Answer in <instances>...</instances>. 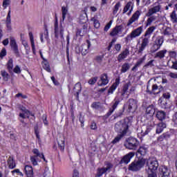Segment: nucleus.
Instances as JSON below:
<instances>
[{"mask_svg":"<svg viewBox=\"0 0 177 177\" xmlns=\"http://www.w3.org/2000/svg\"><path fill=\"white\" fill-rule=\"evenodd\" d=\"M120 81H121V79L120 78V77H117L115 80V82L112 84V85L110 86V88L108 90V95H113V93H114V92L115 91V89L118 88V86L121 82Z\"/></svg>","mask_w":177,"mask_h":177,"instance_id":"obj_17","label":"nucleus"},{"mask_svg":"<svg viewBox=\"0 0 177 177\" xmlns=\"http://www.w3.org/2000/svg\"><path fill=\"white\" fill-rule=\"evenodd\" d=\"M113 24V20H111L104 28V30L107 32L108 30H110L111 25Z\"/></svg>","mask_w":177,"mask_h":177,"instance_id":"obj_56","label":"nucleus"},{"mask_svg":"<svg viewBox=\"0 0 177 177\" xmlns=\"http://www.w3.org/2000/svg\"><path fill=\"white\" fill-rule=\"evenodd\" d=\"M157 111V107L156 105L151 104L146 107L145 117L149 121H154V114Z\"/></svg>","mask_w":177,"mask_h":177,"instance_id":"obj_7","label":"nucleus"},{"mask_svg":"<svg viewBox=\"0 0 177 177\" xmlns=\"http://www.w3.org/2000/svg\"><path fill=\"white\" fill-rule=\"evenodd\" d=\"M148 177H157L156 171H147Z\"/></svg>","mask_w":177,"mask_h":177,"instance_id":"obj_63","label":"nucleus"},{"mask_svg":"<svg viewBox=\"0 0 177 177\" xmlns=\"http://www.w3.org/2000/svg\"><path fill=\"white\" fill-rule=\"evenodd\" d=\"M170 68H171L172 70H176L177 71V60L172 61V65Z\"/></svg>","mask_w":177,"mask_h":177,"instance_id":"obj_62","label":"nucleus"},{"mask_svg":"<svg viewBox=\"0 0 177 177\" xmlns=\"http://www.w3.org/2000/svg\"><path fill=\"white\" fill-rule=\"evenodd\" d=\"M132 116L126 118L124 119V122L122 123H116L115 125V131H122V133L124 135H127L128 133V129H129V125L132 124Z\"/></svg>","mask_w":177,"mask_h":177,"instance_id":"obj_3","label":"nucleus"},{"mask_svg":"<svg viewBox=\"0 0 177 177\" xmlns=\"http://www.w3.org/2000/svg\"><path fill=\"white\" fill-rule=\"evenodd\" d=\"M133 157H135V152H129L121 158L119 162V165H122V164H124V165H128Z\"/></svg>","mask_w":177,"mask_h":177,"instance_id":"obj_9","label":"nucleus"},{"mask_svg":"<svg viewBox=\"0 0 177 177\" xmlns=\"http://www.w3.org/2000/svg\"><path fill=\"white\" fill-rule=\"evenodd\" d=\"M29 37H30V44H31V46H32V53L33 55H35V43L34 42V35H32V32H29Z\"/></svg>","mask_w":177,"mask_h":177,"instance_id":"obj_35","label":"nucleus"},{"mask_svg":"<svg viewBox=\"0 0 177 177\" xmlns=\"http://www.w3.org/2000/svg\"><path fill=\"white\" fill-rule=\"evenodd\" d=\"M133 2L129 1L123 8V14L127 13V12H128V10H130L131 9H133Z\"/></svg>","mask_w":177,"mask_h":177,"instance_id":"obj_33","label":"nucleus"},{"mask_svg":"<svg viewBox=\"0 0 177 177\" xmlns=\"http://www.w3.org/2000/svg\"><path fill=\"white\" fill-rule=\"evenodd\" d=\"M156 117L159 121H163L167 117V113L164 111H156Z\"/></svg>","mask_w":177,"mask_h":177,"instance_id":"obj_29","label":"nucleus"},{"mask_svg":"<svg viewBox=\"0 0 177 177\" xmlns=\"http://www.w3.org/2000/svg\"><path fill=\"white\" fill-rule=\"evenodd\" d=\"M97 82V77H91L88 80L89 85H95L96 82Z\"/></svg>","mask_w":177,"mask_h":177,"instance_id":"obj_48","label":"nucleus"},{"mask_svg":"<svg viewBox=\"0 0 177 177\" xmlns=\"http://www.w3.org/2000/svg\"><path fill=\"white\" fill-rule=\"evenodd\" d=\"M129 56V49L125 48L122 53L119 54L118 56V62H121L124 59H127Z\"/></svg>","mask_w":177,"mask_h":177,"instance_id":"obj_21","label":"nucleus"},{"mask_svg":"<svg viewBox=\"0 0 177 177\" xmlns=\"http://www.w3.org/2000/svg\"><path fill=\"white\" fill-rule=\"evenodd\" d=\"M139 140L133 137L129 138L124 143L126 149H128L129 150H136L139 147Z\"/></svg>","mask_w":177,"mask_h":177,"instance_id":"obj_8","label":"nucleus"},{"mask_svg":"<svg viewBox=\"0 0 177 177\" xmlns=\"http://www.w3.org/2000/svg\"><path fill=\"white\" fill-rule=\"evenodd\" d=\"M165 128H167V124L162 122H159L157 124L156 133L158 134L162 133Z\"/></svg>","mask_w":177,"mask_h":177,"instance_id":"obj_26","label":"nucleus"},{"mask_svg":"<svg viewBox=\"0 0 177 177\" xmlns=\"http://www.w3.org/2000/svg\"><path fill=\"white\" fill-rule=\"evenodd\" d=\"M44 38L48 39L49 38V32L48 31V26L44 25Z\"/></svg>","mask_w":177,"mask_h":177,"instance_id":"obj_54","label":"nucleus"},{"mask_svg":"<svg viewBox=\"0 0 177 177\" xmlns=\"http://www.w3.org/2000/svg\"><path fill=\"white\" fill-rule=\"evenodd\" d=\"M167 53V50H161L156 53L155 55V59H164L165 57V54Z\"/></svg>","mask_w":177,"mask_h":177,"instance_id":"obj_34","label":"nucleus"},{"mask_svg":"<svg viewBox=\"0 0 177 177\" xmlns=\"http://www.w3.org/2000/svg\"><path fill=\"white\" fill-rule=\"evenodd\" d=\"M91 107L95 110H100L102 109V103L100 102H94L91 104Z\"/></svg>","mask_w":177,"mask_h":177,"instance_id":"obj_37","label":"nucleus"},{"mask_svg":"<svg viewBox=\"0 0 177 177\" xmlns=\"http://www.w3.org/2000/svg\"><path fill=\"white\" fill-rule=\"evenodd\" d=\"M129 106L128 111L129 113H133L138 109V101L133 98H130L128 101Z\"/></svg>","mask_w":177,"mask_h":177,"instance_id":"obj_14","label":"nucleus"},{"mask_svg":"<svg viewBox=\"0 0 177 177\" xmlns=\"http://www.w3.org/2000/svg\"><path fill=\"white\" fill-rule=\"evenodd\" d=\"M169 169L166 167H162L159 169V177H169Z\"/></svg>","mask_w":177,"mask_h":177,"instance_id":"obj_23","label":"nucleus"},{"mask_svg":"<svg viewBox=\"0 0 177 177\" xmlns=\"http://www.w3.org/2000/svg\"><path fill=\"white\" fill-rule=\"evenodd\" d=\"M120 8H121V3L120 2H118L116 3V4L114 6L113 8V15H115L117 13V12H118Z\"/></svg>","mask_w":177,"mask_h":177,"instance_id":"obj_45","label":"nucleus"},{"mask_svg":"<svg viewBox=\"0 0 177 177\" xmlns=\"http://www.w3.org/2000/svg\"><path fill=\"white\" fill-rule=\"evenodd\" d=\"M153 44H156L158 48H161V46H162V44H164V37L158 36L154 41Z\"/></svg>","mask_w":177,"mask_h":177,"instance_id":"obj_31","label":"nucleus"},{"mask_svg":"<svg viewBox=\"0 0 177 177\" xmlns=\"http://www.w3.org/2000/svg\"><path fill=\"white\" fill-rule=\"evenodd\" d=\"M91 21L93 22L95 28H100V22L96 18L93 17L91 18Z\"/></svg>","mask_w":177,"mask_h":177,"instance_id":"obj_44","label":"nucleus"},{"mask_svg":"<svg viewBox=\"0 0 177 177\" xmlns=\"http://www.w3.org/2000/svg\"><path fill=\"white\" fill-rule=\"evenodd\" d=\"M168 77H169V78H172L173 80H177V73L174 72H170L168 74Z\"/></svg>","mask_w":177,"mask_h":177,"instance_id":"obj_59","label":"nucleus"},{"mask_svg":"<svg viewBox=\"0 0 177 177\" xmlns=\"http://www.w3.org/2000/svg\"><path fill=\"white\" fill-rule=\"evenodd\" d=\"M124 136H125V134L120 133L113 140L112 143L113 145H115V143H118V142H120V140H121V139H122Z\"/></svg>","mask_w":177,"mask_h":177,"instance_id":"obj_39","label":"nucleus"},{"mask_svg":"<svg viewBox=\"0 0 177 177\" xmlns=\"http://www.w3.org/2000/svg\"><path fill=\"white\" fill-rule=\"evenodd\" d=\"M110 80H109V75L107 73H102L100 76V80L97 82L98 86H106L109 84Z\"/></svg>","mask_w":177,"mask_h":177,"instance_id":"obj_13","label":"nucleus"},{"mask_svg":"<svg viewBox=\"0 0 177 177\" xmlns=\"http://www.w3.org/2000/svg\"><path fill=\"white\" fill-rule=\"evenodd\" d=\"M169 56L171 59H176V51H169Z\"/></svg>","mask_w":177,"mask_h":177,"instance_id":"obj_60","label":"nucleus"},{"mask_svg":"<svg viewBox=\"0 0 177 177\" xmlns=\"http://www.w3.org/2000/svg\"><path fill=\"white\" fill-rule=\"evenodd\" d=\"M154 30H156V26H150L145 31V33L144 35V37H145V38L142 39V40L141 46L139 47L138 49V53H142V52L146 49V47L149 45V43L150 42L149 39L153 32H154Z\"/></svg>","mask_w":177,"mask_h":177,"instance_id":"obj_2","label":"nucleus"},{"mask_svg":"<svg viewBox=\"0 0 177 177\" xmlns=\"http://www.w3.org/2000/svg\"><path fill=\"white\" fill-rule=\"evenodd\" d=\"M160 48L161 47H158L157 44H155V43H153L151 48V53H156V52H157V50H160Z\"/></svg>","mask_w":177,"mask_h":177,"instance_id":"obj_47","label":"nucleus"},{"mask_svg":"<svg viewBox=\"0 0 177 177\" xmlns=\"http://www.w3.org/2000/svg\"><path fill=\"white\" fill-rule=\"evenodd\" d=\"M10 46L16 56H20V53H19V46H17L16 39L13 37H10Z\"/></svg>","mask_w":177,"mask_h":177,"instance_id":"obj_15","label":"nucleus"},{"mask_svg":"<svg viewBox=\"0 0 177 177\" xmlns=\"http://www.w3.org/2000/svg\"><path fill=\"white\" fill-rule=\"evenodd\" d=\"M86 44H82L80 48V50H81L82 56H86V55L89 53V48H91V41L86 40Z\"/></svg>","mask_w":177,"mask_h":177,"instance_id":"obj_18","label":"nucleus"},{"mask_svg":"<svg viewBox=\"0 0 177 177\" xmlns=\"http://www.w3.org/2000/svg\"><path fill=\"white\" fill-rule=\"evenodd\" d=\"M10 5V0H3V8L6 9Z\"/></svg>","mask_w":177,"mask_h":177,"instance_id":"obj_58","label":"nucleus"},{"mask_svg":"<svg viewBox=\"0 0 177 177\" xmlns=\"http://www.w3.org/2000/svg\"><path fill=\"white\" fill-rule=\"evenodd\" d=\"M24 172L27 177H34V169L28 165H25Z\"/></svg>","mask_w":177,"mask_h":177,"instance_id":"obj_22","label":"nucleus"},{"mask_svg":"<svg viewBox=\"0 0 177 177\" xmlns=\"http://www.w3.org/2000/svg\"><path fill=\"white\" fill-rule=\"evenodd\" d=\"M1 76L3 77L4 81H8L9 80V73L6 71H1Z\"/></svg>","mask_w":177,"mask_h":177,"instance_id":"obj_46","label":"nucleus"},{"mask_svg":"<svg viewBox=\"0 0 177 177\" xmlns=\"http://www.w3.org/2000/svg\"><path fill=\"white\" fill-rule=\"evenodd\" d=\"M11 174L12 175H13V176H15V174H16L17 176H20V177L24 176V174H23V172H21L19 169H15L12 170L11 171Z\"/></svg>","mask_w":177,"mask_h":177,"instance_id":"obj_42","label":"nucleus"},{"mask_svg":"<svg viewBox=\"0 0 177 177\" xmlns=\"http://www.w3.org/2000/svg\"><path fill=\"white\" fill-rule=\"evenodd\" d=\"M154 6L149 8L148 12L146 14L147 17L153 16L156 15V13H158V12H161V4L156 1L153 3Z\"/></svg>","mask_w":177,"mask_h":177,"instance_id":"obj_10","label":"nucleus"},{"mask_svg":"<svg viewBox=\"0 0 177 177\" xmlns=\"http://www.w3.org/2000/svg\"><path fill=\"white\" fill-rule=\"evenodd\" d=\"M131 66L129 65V63L126 62L122 65L120 72L122 73V74H124V73H127V71H128V70H129Z\"/></svg>","mask_w":177,"mask_h":177,"instance_id":"obj_36","label":"nucleus"},{"mask_svg":"<svg viewBox=\"0 0 177 177\" xmlns=\"http://www.w3.org/2000/svg\"><path fill=\"white\" fill-rule=\"evenodd\" d=\"M7 70L10 74L13 73V59L10 58L6 64Z\"/></svg>","mask_w":177,"mask_h":177,"instance_id":"obj_30","label":"nucleus"},{"mask_svg":"<svg viewBox=\"0 0 177 177\" xmlns=\"http://www.w3.org/2000/svg\"><path fill=\"white\" fill-rule=\"evenodd\" d=\"M158 104H160L162 107H164L165 109L166 107L165 104H167V102L164 101V98H160L158 100Z\"/></svg>","mask_w":177,"mask_h":177,"instance_id":"obj_57","label":"nucleus"},{"mask_svg":"<svg viewBox=\"0 0 177 177\" xmlns=\"http://www.w3.org/2000/svg\"><path fill=\"white\" fill-rule=\"evenodd\" d=\"M172 120L173 122H174V124L177 125V111L174 114Z\"/></svg>","mask_w":177,"mask_h":177,"instance_id":"obj_64","label":"nucleus"},{"mask_svg":"<svg viewBox=\"0 0 177 177\" xmlns=\"http://www.w3.org/2000/svg\"><path fill=\"white\" fill-rule=\"evenodd\" d=\"M12 73H15V74H20L21 73V69H20V66L18 65L15 66L14 69H12Z\"/></svg>","mask_w":177,"mask_h":177,"instance_id":"obj_53","label":"nucleus"},{"mask_svg":"<svg viewBox=\"0 0 177 177\" xmlns=\"http://www.w3.org/2000/svg\"><path fill=\"white\" fill-rule=\"evenodd\" d=\"M41 64L44 70H46L47 73H51L52 70L50 69V65L49 64L48 59H44V61L41 62Z\"/></svg>","mask_w":177,"mask_h":177,"instance_id":"obj_32","label":"nucleus"},{"mask_svg":"<svg viewBox=\"0 0 177 177\" xmlns=\"http://www.w3.org/2000/svg\"><path fill=\"white\" fill-rule=\"evenodd\" d=\"M130 85L131 82L125 83L123 84L122 88L118 89V92L116 93L117 95L113 100L114 102L111 108H110L109 111L105 114L106 118H109V117H110V115L114 113L115 109L118 107V105L120 103H121V102H122V100H127V99L129 97V94H128V89H129Z\"/></svg>","mask_w":177,"mask_h":177,"instance_id":"obj_1","label":"nucleus"},{"mask_svg":"<svg viewBox=\"0 0 177 177\" xmlns=\"http://www.w3.org/2000/svg\"><path fill=\"white\" fill-rule=\"evenodd\" d=\"M135 154L138 159L144 158L143 157L147 154V147L145 145L140 146Z\"/></svg>","mask_w":177,"mask_h":177,"instance_id":"obj_16","label":"nucleus"},{"mask_svg":"<svg viewBox=\"0 0 177 177\" xmlns=\"http://www.w3.org/2000/svg\"><path fill=\"white\" fill-rule=\"evenodd\" d=\"M34 131H35V136H36L37 139L38 140V142H41V136H39V130L38 125H37L34 127Z\"/></svg>","mask_w":177,"mask_h":177,"instance_id":"obj_41","label":"nucleus"},{"mask_svg":"<svg viewBox=\"0 0 177 177\" xmlns=\"http://www.w3.org/2000/svg\"><path fill=\"white\" fill-rule=\"evenodd\" d=\"M140 15H142V12L139 11V10H136L133 15L131 16V17L129 19L127 26L129 27L130 26H131L132 24H133V23H135V21H138L139 20V18L140 17Z\"/></svg>","mask_w":177,"mask_h":177,"instance_id":"obj_12","label":"nucleus"},{"mask_svg":"<svg viewBox=\"0 0 177 177\" xmlns=\"http://www.w3.org/2000/svg\"><path fill=\"white\" fill-rule=\"evenodd\" d=\"M64 141H61V142H58V149H59L61 151H64Z\"/></svg>","mask_w":177,"mask_h":177,"instance_id":"obj_50","label":"nucleus"},{"mask_svg":"<svg viewBox=\"0 0 177 177\" xmlns=\"http://www.w3.org/2000/svg\"><path fill=\"white\" fill-rule=\"evenodd\" d=\"M154 127H156V122H154V120L151 121L150 125L147 127L145 131L143 132V131H142V136H146V135H148L149 133L151 132V129H153Z\"/></svg>","mask_w":177,"mask_h":177,"instance_id":"obj_25","label":"nucleus"},{"mask_svg":"<svg viewBox=\"0 0 177 177\" xmlns=\"http://www.w3.org/2000/svg\"><path fill=\"white\" fill-rule=\"evenodd\" d=\"M146 164V158H140L138 160H133L128 167L129 171L131 172H138L140 171Z\"/></svg>","mask_w":177,"mask_h":177,"instance_id":"obj_4","label":"nucleus"},{"mask_svg":"<svg viewBox=\"0 0 177 177\" xmlns=\"http://www.w3.org/2000/svg\"><path fill=\"white\" fill-rule=\"evenodd\" d=\"M67 13H68V8L66 6L62 7V20L64 21L66 20V16H67Z\"/></svg>","mask_w":177,"mask_h":177,"instance_id":"obj_38","label":"nucleus"},{"mask_svg":"<svg viewBox=\"0 0 177 177\" xmlns=\"http://www.w3.org/2000/svg\"><path fill=\"white\" fill-rule=\"evenodd\" d=\"M7 164L9 169H15V168H16V161L15 160V158L12 156L8 157Z\"/></svg>","mask_w":177,"mask_h":177,"instance_id":"obj_24","label":"nucleus"},{"mask_svg":"<svg viewBox=\"0 0 177 177\" xmlns=\"http://www.w3.org/2000/svg\"><path fill=\"white\" fill-rule=\"evenodd\" d=\"M113 168V164L108 162L106 164V167L98 168L97 169V174L95 177H101L103 176L104 174H106L107 171H110V169Z\"/></svg>","mask_w":177,"mask_h":177,"instance_id":"obj_11","label":"nucleus"},{"mask_svg":"<svg viewBox=\"0 0 177 177\" xmlns=\"http://www.w3.org/2000/svg\"><path fill=\"white\" fill-rule=\"evenodd\" d=\"M32 153L35 155L30 156V160L34 167L38 165V162H41V160H39L38 157L41 158L45 162H48V160H46V158H45L44 153H40L38 149H33Z\"/></svg>","mask_w":177,"mask_h":177,"instance_id":"obj_5","label":"nucleus"},{"mask_svg":"<svg viewBox=\"0 0 177 177\" xmlns=\"http://www.w3.org/2000/svg\"><path fill=\"white\" fill-rule=\"evenodd\" d=\"M149 18L147 19V22L145 24V28L149 27V26H151V23L156 20V17L151 15L148 17Z\"/></svg>","mask_w":177,"mask_h":177,"instance_id":"obj_40","label":"nucleus"},{"mask_svg":"<svg viewBox=\"0 0 177 177\" xmlns=\"http://www.w3.org/2000/svg\"><path fill=\"white\" fill-rule=\"evenodd\" d=\"M164 35H171L172 34V29L169 27H167L164 30Z\"/></svg>","mask_w":177,"mask_h":177,"instance_id":"obj_49","label":"nucleus"},{"mask_svg":"<svg viewBox=\"0 0 177 177\" xmlns=\"http://www.w3.org/2000/svg\"><path fill=\"white\" fill-rule=\"evenodd\" d=\"M122 25H116L110 32V37H117L118 34L122 33Z\"/></svg>","mask_w":177,"mask_h":177,"instance_id":"obj_19","label":"nucleus"},{"mask_svg":"<svg viewBox=\"0 0 177 177\" xmlns=\"http://www.w3.org/2000/svg\"><path fill=\"white\" fill-rule=\"evenodd\" d=\"M169 138H171V133L169 132H165L158 137L157 140L158 142H164V140H168Z\"/></svg>","mask_w":177,"mask_h":177,"instance_id":"obj_28","label":"nucleus"},{"mask_svg":"<svg viewBox=\"0 0 177 177\" xmlns=\"http://www.w3.org/2000/svg\"><path fill=\"white\" fill-rule=\"evenodd\" d=\"M90 128L93 131H96V129H97V124H96V122H92L91 125H90Z\"/></svg>","mask_w":177,"mask_h":177,"instance_id":"obj_61","label":"nucleus"},{"mask_svg":"<svg viewBox=\"0 0 177 177\" xmlns=\"http://www.w3.org/2000/svg\"><path fill=\"white\" fill-rule=\"evenodd\" d=\"M81 91H82V85L81 82H77L75 84L73 88L74 96H76V100H80V93H81Z\"/></svg>","mask_w":177,"mask_h":177,"instance_id":"obj_20","label":"nucleus"},{"mask_svg":"<svg viewBox=\"0 0 177 177\" xmlns=\"http://www.w3.org/2000/svg\"><path fill=\"white\" fill-rule=\"evenodd\" d=\"M143 32V26H139L136 29L131 31V35L134 38H136V37H140V35Z\"/></svg>","mask_w":177,"mask_h":177,"instance_id":"obj_27","label":"nucleus"},{"mask_svg":"<svg viewBox=\"0 0 177 177\" xmlns=\"http://www.w3.org/2000/svg\"><path fill=\"white\" fill-rule=\"evenodd\" d=\"M6 48H2L1 51L0 52V59H3L5 56L7 55Z\"/></svg>","mask_w":177,"mask_h":177,"instance_id":"obj_55","label":"nucleus"},{"mask_svg":"<svg viewBox=\"0 0 177 177\" xmlns=\"http://www.w3.org/2000/svg\"><path fill=\"white\" fill-rule=\"evenodd\" d=\"M145 60H146V57H143L142 58H140L134 66H136V67H139V66H140V64H142V63H143V62H145Z\"/></svg>","mask_w":177,"mask_h":177,"instance_id":"obj_52","label":"nucleus"},{"mask_svg":"<svg viewBox=\"0 0 177 177\" xmlns=\"http://www.w3.org/2000/svg\"><path fill=\"white\" fill-rule=\"evenodd\" d=\"M133 38H135L133 35L132 33H131L130 35H128L125 38H124V41L127 44H128V42H129V41H132V39H133Z\"/></svg>","mask_w":177,"mask_h":177,"instance_id":"obj_51","label":"nucleus"},{"mask_svg":"<svg viewBox=\"0 0 177 177\" xmlns=\"http://www.w3.org/2000/svg\"><path fill=\"white\" fill-rule=\"evenodd\" d=\"M145 165L147 168V172H153L158 169V160H157V159L155 158L145 159Z\"/></svg>","mask_w":177,"mask_h":177,"instance_id":"obj_6","label":"nucleus"},{"mask_svg":"<svg viewBox=\"0 0 177 177\" xmlns=\"http://www.w3.org/2000/svg\"><path fill=\"white\" fill-rule=\"evenodd\" d=\"M54 28L55 38H59V23L57 20L55 22Z\"/></svg>","mask_w":177,"mask_h":177,"instance_id":"obj_43","label":"nucleus"}]
</instances>
